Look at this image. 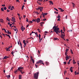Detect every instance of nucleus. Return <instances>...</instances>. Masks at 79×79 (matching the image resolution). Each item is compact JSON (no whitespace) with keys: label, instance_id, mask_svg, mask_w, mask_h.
Returning a JSON list of instances; mask_svg holds the SVG:
<instances>
[{"label":"nucleus","instance_id":"nucleus-1","mask_svg":"<svg viewBox=\"0 0 79 79\" xmlns=\"http://www.w3.org/2000/svg\"><path fill=\"white\" fill-rule=\"evenodd\" d=\"M56 24H55V26L53 27V28H54V31L57 34H59V32L60 33V31H59V28L57 27L56 26Z\"/></svg>","mask_w":79,"mask_h":79},{"label":"nucleus","instance_id":"nucleus-2","mask_svg":"<svg viewBox=\"0 0 79 79\" xmlns=\"http://www.w3.org/2000/svg\"><path fill=\"white\" fill-rule=\"evenodd\" d=\"M39 74V72H38L36 73H35L34 75V77L35 78V79H37Z\"/></svg>","mask_w":79,"mask_h":79},{"label":"nucleus","instance_id":"nucleus-3","mask_svg":"<svg viewBox=\"0 0 79 79\" xmlns=\"http://www.w3.org/2000/svg\"><path fill=\"white\" fill-rule=\"evenodd\" d=\"M61 37H62V38H64V37H65V35L64 32L63 31V30H61Z\"/></svg>","mask_w":79,"mask_h":79},{"label":"nucleus","instance_id":"nucleus-4","mask_svg":"<svg viewBox=\"0 0 79 79\" xmlns=\"http://www.w3.org/2000/svg\"><path fill=\"white\" fill-rule=\"evenodd\" d=\"M32 21L33 22H37V23H39L40 21V18H37V19H35V20H34V19H33L32 20Z\"/></svg>","mask_w":79,"mask_h":79},{"label":"nucleus","instance_id":"nucleus-5","mask_svg":"<svg viewBox=\"0 0 79 79\" xmlns=\"http://www.w3.org/2000/svg\"><path fill=\"white\" fill-rule=\"evenodd\" d=\"M26 41L27 42V43H26V42L25 40H23V42L24 45V48H25V47H26V45H27V43H28L29 41Z\"/></svg>","mask_w":79,"mask_h":79},{"label":"nucleus","instance_id":"nucleus-6","mask_svg":"<svg viewBox=\"0 0 79 79\" xmlns=\"http://www.w3.org/2000/svg\"><path fill=\"white\" fill-rule=\"evenodd\" d=\"M18 70H20V72L22 74H23L24 73H25V72H22V70L18 69V70H16L15 71H14V73H15V74H16V73H17V72H18Z\"/></svg>","mask_w":79,"mask_h":79},{"label":"nucleus","instance_id":"nucleus-7","mask_svg":"<svg viewBox=\"0 0 79 79\" xmlns=\"http://www.w3.org/2000/svg\"><path fill=\"white\" fill-rule=\"evenodd\" d=\"M43 61L42 60H39L38 61V62H37V63H40V64H43L44 65V62H43Z\"/></svg>","mask_w":79,"mask_h":79},{"label":"nucleus","instance_id":"nucleus-8","mask_svg":"<svg viewBox=\"0 0 79 79\" xmlns=\"http://www.w3.org/2000/svg\"><path fill=\"white\" fill-rule=\"evenodd\" d=\"M43 7H39L38 8H37V9H36V10H40V11H42V10H43Z\"/></svg>","mask_w":79,"mask_h":79},{"label":"nucleus","instance_id":"nucleus-9","mask_svg":"<svg viewBox=\"0 0 79 79\" xmlns=\"http://www.w3.org/2000/svg\"><path fill=\"white\" fill-rule=\"evenodd\" d=\"M25 27H24L23 26H22L21 27V29L22 30V31H24V30H25Z\"/></svg>","mask_w":79,"mask_h":79},{"label":"nucleus","instance_id":"nucleus-10","mask_svg":"<svg viewBox=\"0 0 79 79\" xmlns=\"http://www.w3.org/2000/svg\"><path fill=\"white\" fill-rule=\"evenodd\" d=\"M31 60L33 62V63H34L35 60H34V59H33L32 56H31Z\"/></svg>","mask_w":79,"mask_h":79},{"label":"nucleus","instance_id":"nucleus-11","mask_svg":"<svg viewBox=\"0 0 79 79\" xmlns=\"http://www.w3.org/2000/svg\"><path fill=\"white\" fill-rule=\"evenodd\" d=\"M39 61H38L37 62ZM37 62H36V64H35V66L36 67V68H38L39 67V65H37V64H39L40 63H37Z\"/></svg>","mask_w":79,"mask_h":79},{"label":"nucleus","instance_id":"nucleus-12","mask_svg":"<svg viewBox=\"0 0 79 79\" xmlns=\"http://www.w3.org/2000/svg\"><path fill=\"white\" fill-rule=\"evenodd\" d=\"M79 74V70H78V72H77V71H75V75H77V74Z\"/></svg>","mask_w":79,"mask_h":79},{"label":"nucleus","instance_id":"nucleus-13","mask_svg":"<svg viewBox=\"0 0 79 79\" xmlns=\"http://www.w3.org/2000/svg\"><path fill=\"white\" fill-rule=\"evenodd\" d=\"M44 23V22H41V23H40V26L41 27H43V24Z\"/></svg>","mask_w":79,"mask_h":79},{"label":"nucleus","instance_id":"nucleus-14","mask_svg":"<svg viewBox=\"0 0 79 79\" xmlns=\"http://www.w3.org/2000/svg\"><path fill=\"white\" fill-rule=\"evenodd\" d=\"M69 56H68V54H67V56H66V60H68V59H69Z\"/></svg>","mask_w":79,"mask_h":79},{"label":"nucleus","instance_id":"nucleus-15","mask_svg":"<svg viewBox=\"0 0 79 79\" xmlns=\"http://www.w3.org/2000/svg\"><path fill=\"white\" fill-rule=\"evenodd\" d=\"M23 69V67H21V66H20V67H19L18 69Z\"/></svg>","mask_w":79,"mask_h":79},{"label":"nucleus","instance_id":"nucleus-16","mask_svg":"<svg viewBox=\"0 0 79 79\" xmlns=\"http://www.w3.org/2000/svg\"><path fill=\"white\" fill-rule=\"evenodd\" d=\"M12 19H13L12 21H14V22H15V17H12Z\"/></svg>","mask_w":79,"mask_h":79},{"label":"nucleus","instance_id":"nucleus-17","mask_svg":"<svg viewBox=\"0 0 79 79\" xmlns=\"http://www.w3.org/2000/svg\"><path fill=\"white\" fill-rule=\"evenodd\" d=\"M14 31H16V34H17V33L18 32V28H15V29H14Z\"/></svg>","mask_w":79,"mask_h":79},{"label":"nucleus","instance_id":"nucleus-18","mask_svg":"<svg viewBox=\"0 0 79 79\" xmlns=\"http://www.w3.org/2000/svg\"><path fill=\"white\" fill-rule=\"evenodd\" d=\"M19 43H20V45L21 46V48H22V44L21 43V41H20V40H19Z\"/></svg>","mask_w":79,"mask_h":79},{"label":"nucleus","instance_id":"nucleus-19","mask_svg":"<svg viewBox=\"0 0 79 79\" xmlns=\"http://www.w3.org/2000/svg\"><path fill=\"white\" fill-rule=\"evenodd\" d=\"M59 10H60L61 12H63L64 11V10H63L62 9H61V8H59Z\"/></svg>","mask_w":79,"mask_h":79},{"label":"nucleus","instance_id":"nucleus-20","mask_svg":"<svg viewBox=\"0 0 79 79\" xmlns=\"http://www.w3.org/2000/svg\"><path fill=\"white\" fill-rule=\"evenodd\" d=\"M73 64H76V62H75V59H73Z\"/></svg>","mask_w":79,"mask_h":79},{"label":"nucleus","instance_id":"nucleus-21","mask_svg":"<svg viewBox=\"0 0 79 79\" xmlns=\"http://www.w3.org/2000/svg\"><path fill=\"white\" fill-rule=\"evenodd\" d=\"M45 64L46 65H49V62H46Z\"/></svg>","mask_w":79,"mask_h":79},{"label":"nucleus","instance_id":"nucleus-22","mask_svg":"<svg viewBox=\"0 0 79 79\" xmlns=\"http://www.w3.org/2000/svg\"><path fill=\"white\" fill-rule=\"evenodd\" d=\"M6 77H7V78L9 79V78L10 77V75H6Z\"/></svg>","mask_w":79,"mask_h":79},{"label":"nucleus","instance_id":"nucleus-23","mask_svg":"<svg viewBox=\"0 0 79 79\" xmlns=\"http://www.w3.org/2000/svg\"><path fill=\"white\" fill-rule=\"evenodd\" d=\"M7 58H8V56H4V57L3 58L4 59H6Z\"/></svg>","mask_w":79,"mask_h":79},{"label":"nucleus","instance_id":"nucleus-24","mask_svg":"<svg viewBox=\"0 0 79 79\" xmlns=\"http://www.w3.org/2000/svg\"><path fill=\"white\" fill-rule=\"evenodd\" d=\"M4 21L3 20V19H0V22H1V23H3Z\"/></svg>","mask_w":79,"mask_h":79},{"label":"nucleus","instance_id":"nucleus-25","mask_svg":"<svg viewBox=\"0 0 79 79\" xmlns=\"http://www.w3.org/2000/svg\"><path fill=\"white\" fill-rule=\"evenodd\" d=\"M49 2H50V5H51V4H53V2H52V1H49Z\"/></svg>","mask_w":79,"mask_h":79},{"label":"nucleus","instance_id":"nucleus-26","mask_svg":"<svg viewBox=\"0 0 79 79\" xmlns=\"http://www.w3.org/2000/svg\"><path fill=\"white\" fill-rule=\"evenodd\" d=\"M54 40H59V38H54Z\"/></svg>","mask_w":79,"mask_h":79},{"label":"nucleus","instance_id":"nucleus-27","mask_svg":"<svg viewBox=\"0 0 79 79\" xmlns=\"http://www.w3.org/2000/svg\"><path fill=\"white\" fill-rule=\"evenodd\" d=\"M72 4L73 5V7H75V3H74V2H72Z\"/></svg>","mask_w":79,"mask_h":79},{"label":"nucleus","instance_id":"nucleus-28","mask_svg":"<svg viewBox=\"0 0 79 79\" xmlns=\"http://www.w3.org/2000/svg\"><path fill=\"white\" fill-rule=\"evenodd\" d=\"M72 60V59H71L69 61V62H68V64H70V61Z\"/></svg>","mask_w":79,"mask_h":79},{"label":"nucleus","instance_id":"nucleus-29","mask_svg":"<svg viewBox=\"0 0 79 79\" xmlns=\"http://www.w3.org/2000/svg\"><path fill=\"white\" fill-rule=\"evenodd\" d=\"M57 18H58V19H60L61 17L60 16V15H59L57 16Z\"/></svg>","mask_w":79,"mask_h":79},{"label":"nucleus","instance_id":"nucleus-30","mask_svg":"<svg viewBox=\"0 0 79 79\" xmlns=\"http://www.w3.org/2000/svg\"><path fill=\"white\" fill-rule=\"evenodd\" d=\"M3 30H4V31H5V32L6 33H7V32L6 31V29H5V28H3L2 30L3 31Z\"/></svg>","mask_w":79,"mask_h":79},{"label":"nucleus","instance_id":"nucleus-31","mask_svg":"<svg viewBox=\"0 0 79 79\" xmlns=\"http://www.w3.org/2000/svg\"><path fill=\"white\" fill-rule=\"evenodd\" d=\"M42 15H43V17H44V18L45 17V16H44V13L42 12Z\"/></svg>","mask_w":79,"mask_h":79},{"label":"nucleus","instance_id":"nucleus-32","mask_svg":"<svg viewBox=\"0 0 79 79\" xmlns=\"http://www.w3.org/2000/svg\"><path fill=\"white\" fill-rule=\"evenodd\" d=\"M7 34H11V33L10 32V31H9L8 30L7 31Z\"/></svg>","mask_w":79,"mask_h":79},{"label":"nucleus","instance_id":"nucleus-33","mask_svg":"<svg viewBox=\"0 0 79 79\" xmlns=\"http://www.w3.org/2000/svg\"><path fill=\"white\" fill-rule=\"evenodd\" d=\"M22 78V76L21 75H19V79H21Z\"/></svg>","mask_w":79,"mask_h":79},{"label":"nucleus","instance_id":"nucleus-34","mask_svg":"<svg viewBox=\"0 0 79 79\" xmlns=\"http://www.w3.org/2000/svg\"><path fill=\"white\" fill-rule=\"evenodd\" d=\"M35 34L36 35L37 37L38 36V34H37V32H36L35 33Z\"/></svg>","mask_w":79,"mask_h":79},{"label":"nucleus","instance_id":"nucleus-35","mask_svg":"<svg viewBox=\"0 0 79 79\" xmlns=\"http://www.w3.org/2000/svg\"><path fill=\"white\" fill-rule=\"evenodd\" d=\"M35 13H36V14H37V15H38V14H39V13L38 12V11L35 12Z\"/></svg>","mask_w":79,"mask_h":79},{"label":"nucleus","instance_id":"nucleus-36","mask_svg":"<svg viewBox=\"0 0 79 79\" xmlns=\"http://www.w3.org/2000/svg\"><path fill=\"white\" fill-rule=\"evenodd\" d=\"M40 37H41V35H40V34H39V37L40 40Z\"/></svg>","mask_w":79,"mask_h":79},{"label":"nucleus","instance_id":"nucleus-37","mask_svg":"<svg viewBox=\"0 0 79 79\" xmlns=\"http://www.w3.org/2000/svg\"><path fill=\"white\" fill-rule=\"evenodd\" d=\"M13 8H14V6H13L11 7V8L10 9V10H13Z\"/></svg>","mask_w":79,"mask_h":79},{"label":"nucleus","instance_id":"nucleus-38","mask_svg":"<svg viewBox=\"0 0 79 79\" xmlns=\"http://www.w3.org/2000/svg\"><path fill=\"white\" fill-rule=\"evenodd\" d=\"M7 36H8V37H9V38H11V37L10 36V35H7Z\"/></svg>","mask_w":79,"mask_h":79},{"label":"nucleus","instance_id":"nucleus-39","mask_svg":"<svg viewBox=\"0 0 79 79\" xmlns=\"http://www.w3.org/2000/svg\"><path fill=\"white\" fill-rule=\"evenodd\" d=\"M68 51H69V49L68 48H66V52H68Z\"/></svg>","mask_w":79,"mask_h":79},{"label":"nucleus","instance_id":"nucleus-40","mask_svg":"<svg viewBox=\"0 0 79 79\" xmlns=\"http://www.w3.org/2000/svg\"><path fill=\"white\" fill-rule=\"evenodd\" d=\"M6 19L7 20H8L9 21H10V19L8 18V17H7Z\"/></svg>","mask_w":79,"mask_h":79},{"label":"nucleus","instance_id":"nucleus-41","mask_svg":"<svg viewBox=\"0 0 79 79\" xmlns=\"http://www.w3.org/2000/svg\"><path fill=\"white\" fill-rule=\"evenodd\" d=\"M15 52H14L13 51H12V52H11V54H12V55H14V53H15Z\"/></svg>","mask_w":79,"mask_h":79},{"label":"nucleus","instance_id":"nucleus-42","mask_svg":"<svg viewBox=\"0 0 79 79\" xmlns=\"http://www.w3.org/2000/svg\"><path fill=\"white\" fill-rule=\"evenodd\" d=\"M37 30L40 33L41 32L40 29H37Z\"/></svg>","mask_w":79,"mask_h":79},{"label":"nucleus","instance_id":"nucleus-43","mask_svg":"<svg viewBox=\"0 0 79 79\" xmlns=\"http://www.w3.org/2000/svg\"><path fill=\"white\" fill-rule=\"evenodd\" d=\"M57 20V21H60L61 20H60V19H58Z\"/></svg>","mask_w":79,"mask_h":79},{"label":"nucleus","instance_id":"nucleus-44","mask_svg":"<svg viewBox=\"0 0 79 79\" xmlns=\"http://www.w3.org/2000/svg\"><path fill=\"white\" fill-rule=\"evenodd\" d=\"M70 51H71V53L72 54H73V50H72V49H71Z\"/></svg>","mask_w":79,"mask_h":79},{"label":"nucleus","instance_id":"nucleus-45","mask_svg":"<svg viewBox=\"0 0 79 79\" xmlns=\"http://www.w3.org/2000/svg\"><path fill=\"white\" fill-rule=\"evenodd\" d=\"M67 54H68V52H66L65 53V55L66 56H67Z\"/></svg>","mask_w":79,"mask_h":79},{"label":"nucleus","instance_id":"nucleus-46","mask_svg":"<svg viewBox=\"0 0 79 79\" xmlns=\"http://www.w3.org/2000/svg\"><path fill=\"white\" fill-rule=\"evenodd\" d=\"M1 10H2V11H3V12H4V10H3V7H2V8H1Z\"/></svg>","mask_w":79,"mask_h":79},{"label":"nucleus","instance_id":"nucleus-47","mask_svg":"<svg viewBox=\"0 0 79 79\" xmlns=\"http://www.w3.org/2000/svg\"><path fill=\"white\" fill-rule=\"evenodd\" d=\"M24 6L23 5V6L22 7V10H23V9L24 8Z\"/></svg>","mask_w":79,"mask_h":79},{"label":"nucleus","instance_id":"nucleus-48","mask_svg":"<svg viewBox=\"0 0 79 79\" xmlns=\"http://www.w3.org/2000/svg\"><path fill=\"white\" fill-rule=\"evenodd\" d=\"M47 13H44V16H45L46 15H47Z\"/></svg>","mask_w":79,"mask_h":79},{"label":"nucleus","instance_id":"nucleus-49","mask_svg":"<svg viewBox=\"0 0 79 79\" xmlns=\"http://www.w3.org/2000/svg\"><path fill=\"white\" fill-rule=\"evenodd\" d=\"M4 10H6V7H4Z\"/></svg>","mask_w":79,"mask_h":79},{"label":"nucleus","instance_id":"nucleus-50","mask_svg":"<svg viewBox=\"0 0 79 79\" xmlns=\"http://www.w3.org/2000/svg\"><path fill=\"white\" fill-rule=\"evenodd\" d=\"M54 10H56V11H58V10H57V9H56V8H54Z\"/></svg>","mask_w":79,"mask_h":79},{"label":"nucleus","instance_id":"nucleus-51","mask_svg":"<svg viewBox=\"0 0 79 79\" xmlns=\"http://www.w3.org/2000/svg\"><path fill=\"white\" fill-rule=\"evenodd\" d=\"M11 6H9L8 7V9H11Z\"/></svg>","mask_w":79,"mask_h":79},{"label":"nucleus","instance_id":"nucleus-52","mask_svg":"<svg viewBox=\"0 0 79 79\" xmlns=\"http://www.w3.org/2000/svg\"><path fill=\"white\" fill-rule=\"evenodd\" d=\"M63 30L64 31H65V27H63Z\"/></svg>","mask_w":79,"mask_h":79},{"label":"nucleus","instance_id":"nucleus-53","mask_svg":"<svg viewBox=\"0 0 79 79\" xmlns=\"http://www.w3.org/2000/svg\"><path fill=\"white\" fill-rule=\"evenodd\" d=\"M73 69V67L71 66V67H70V69Z\"/></svg>","mask_w":79,"mask_h":79},{"label":"nucleus","instance_id":"nucleus-54","mask_svg":"<svg viewBox=\"0 0 79 79\" xmlns=\"http://www.w3.org/2000/svg\"><path fill=\"white\" fill-rule=\"evenodd\" d=\"M70 71L71 72V73H72L73 72V69H70Z\"/></svg>","mask_w":79,"mask_h":79},{"label":"nucleus","instance_id":"nucleus-55","mask_svg":"<svg viewBox=\"0 0 79 79\" xmlns=\"http://www.w3.org/2000/svg\"><path fill=\"white\" fill-rule=\"evenodd\" d=\"M64 63L65 64V65H66V62H64Z\"/></svg>","mask_w":79,"mask_h":79},{"label":"nucleus","instance_id":"nucleus-56","mask_svg":"<svg viewBox=\"0 0 79 79\" xmlns=\"http://www.w3.org/2000/svg\"><path fill=\"white\" fill-rule=\"evenodd\" d=\"M2 6H5V4H2Z\"/></svg>","mask_w":79,"mask_h":79},{"label":"nucleus","instance_id":"nucleus-57","mask_svg":"<svg viewBox=\"0 0 79 79\" xmlns=\"http://www.w3.org/2000/svg\"><path fill=\"white\" fill-rule=\"evenodd\" d=\"M12 23H10V27H11V26H12Z\"/></svg>","mask_w":79,"mask_h":79},{"label":"nucleus","instance_id":"nucleus-58","mask_svg":"<svg viewBox=\"0 0 79 79\" xmlns=\"http://www.w3.org/2000/svg\"><path fill=\"white\" fill-rule=\"evenodd\" d=\"M27 20H26V21H27V22H29V20H28V19H27Z\"/></svg>","mask_w":79,"mask_h":79},{"label":"nucleus","instance_id":"nucleus-59","mask_svg":"<svg viewBox=\"0 0 79 79\" xmlns=\"http://www.w3.org/2000/svg\"><path fill=\"white\" fill-rule=\"evenodd\" d=\"M48 33L47 31H45L44 32V34H47V33Z\"/></svg>","mask_w":79,"mask_h":79},{"label":"nucleus","instance_id":"nucleus-60","mask_svg":"<svg viewBox=\"0 0 79 79\" xmlns=\"http://www.w3.org/2000/svg\"><path fill=\"white\" fill-rule=\"evenodd\" d=\"M66 79H69V78H68V77H66V78H65Z\"/></svg>","mask_w":79,"mask_h":79},{"label":"nucleus","instance_id":"nucleus-61","mask_svg":"<svg viewBox=\"0 0 79 79\" xmlns=\"http://www.w3.org/2000/svg\"><path fill=\"white\" fill-rule=\"evenodd\" d=\"M43 20H46V19H43Z\"/></svg>","mask_w":79,"mask_h":79},{"label":"nucleus","instance_id":"nucleus-62","mask_svg":"<svg viewBox=\"0 0 79 79\" xmlns=\"http://www.w3.org/2000/svg\"><path fill=\"white\" fill-rule=\"evenodd\" d=\"M30 23H33V22H32V20H31V21H30Z\"/></svg>","mask_w":79,"mask_h":79},{"label":"nucleus","instance_id":"nucleus-63","mask_svg":"<svg viewBox=\"0 0 79 79\" xmlns=\"http://www.w3.org/2000/svg\"><path fill=\"white\" fill-rule=\"evenodd\" d=\"M18 16H19H19H20L19 14H18Z\"/></svg>","mask_w":79,"mask_h":79},{"label":"nucleus","instance_id":"nucleus-64","mask_svg":"<svg viewBox=\"0 0 79 79\" xmlns=\"http://www.w3.org/2000/svg\"><path fill=\"white\" fill-rule=\"evenodd\" d=\"M7 12H10V10H7Z\"/></svg>","mask_w":79,"mask_h":79}]
</instances>
